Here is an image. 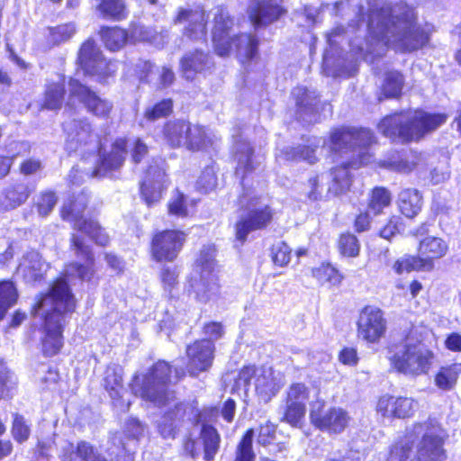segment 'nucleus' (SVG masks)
<instances>
[{"mask_svg": "<svg viewBox=\"0 0 461 461\" xmlns=\"http://www.w3.org/2000/svg\"><path fill=\"white\" fill-rule=\"evenodd\" d=\"M414 10L405 3L392 6L383 0H371L368 14V38L362 52L381 56L387 47L411 52L423 47L429 32L416 23Z\"/></svg>", "mask_w": 461, "mask_h": 461, "instance_id": "nucleus-1", "label": "nucleus"}, {"mask_svg": "<svg viewBox=\"0 0 461 461\" xmlns=\"http://www.w3.org/2000/svg\"><path fill=\"white\" fill-rule=\"evenodd\" d=\"M87 203V194L82 192L75 200L62 208V217L74 223V228L79 232L72 236V249L75 255L84 263L73 262L66 267L65 276L68 278L77 277L80 280H89L94 274L95 258L90 247L86 243L83 235L88 236L96 244L105 246L109 237L100 225L92 219L87 220L84 212Z\"/></svg>", "mask_w": 461, "mask_h": 461, "instance_id": "nucleus-2", "label": "nucleus"}, {"mask_svg": "<svg viewBox=\"0 0 461 461\" xmlns=\"http://www.w3.org/2000/svg\"><path fill=\"white\" fill-rule=\"evenodd\" d=\"M75 308V299L66 278L60 277L52 285L33 308V314L44 321L45 337L42 341L44 354L53 356L61 348L64 314Z\"/></svg>", "mask_w": 461, "mask_h": 461, "instance_id": "nucleus-3", "label": "nucleus"}, {"mask_svg": "<svg viewBox=\"0 0 461 461\" xmlns=\"http://www.w3.org/2000/svg\"><path fill=\"white\" fill-rule=\"evenodd\" d=\"M444 430L435 419L415 423L407 429L405 435L396 442L390 452L391 461H408L413 454L412 446H416L415 458L410 461H444Z\"/></svg>", "mask_w": 461, "mask_h": 461, "instance_id": "nucleus-4", "label": "nucleus"}, {"mask_svg": "<svg viewBox=\"0 0 461 461\" xmlns=\"http://www.w3.org/2000/svg\"><path fill=\"white\" fill-rule=\"evenodd\" d=\"M446 122L444 114H430L423 111H409L384 117L378 124L379 131L393 140H418Z\"/></svg>", "mask_w": 461, "mask_h": 461, "instance_id": "nucleus-5", "label": "nucleus"}, {"mask_svg": "<svg viewBox=\"0 0 461 461\" xmlns=\"http://www.w3.org/2000/svg\"><path fill=\"white\" fill-rule=\"evenodd\" d=\"M216 249L212 245L203 246L194 265L189 280V293L203 303L214 300L220 291L218 283L219 267L215 260Z\"/></svg>", "mask_w": 461, "mask_h": 461, "instance_id": "nucleus-6", "label": "nucleus"}, {"mask_svg": "<svg viewBox=\"0 0 461 461\" xmlns=\"http://www.w3.org/2000/svg\"><path fill=\"white\" fill-rule=\"evenodd\" d=\"M170 374L168 363L158 361L146 375H135L131 389L136 396L157 406L169 404L174 400V393L167 390Z\"/></svg>", "mask_w": 461, "mask_h": 461, "instance_id": "nucleus-7", "label": "nucleus"}, {"mask_svg": "<svg viewBox=\"0 0 461 461\" xmlns=\"http://www.w3.org/2000/svg\"><path fill=\"white\" fill-rule=\"evenodd\" d=\"M237 388L249 391L254 386L255 393L260 402H269L284 386L283 377L271 367L244 366L235 380Z\"/></svg>", "mask_w": 461, "mask_h": 461, "instance_id": "nucleus-8", "label": "nucleus"}, {"mask_svg": "<svg viewBox=\"0 0 461 461\" xmlns=\"http://www.w3.org/2000/svg\"><path fill=\"white\" fill-rule=\"evenodd\" d=\"M434 354L420 342L407 339L396 347L390 357L394 369L409 375H420L428 373L432 364Z\"/></svg>", "mask_w": 461, "mask_h": 461, "instance_id": "nucleus-9", "label": "nucleus"}, {"mask_svg": "<svg viewBox=\"0 0 461 461\" xmlns=\"http://www.w3.org/2000/svg\"><path fill=\"white\" fill-rule=\"evenodd\" d=\"M127 141L124 139H117L112 145L111 150L106 152L99 149V162L90 174L86 168L78 166L73 167L68 174V182L72 185H79L87 177H104L109 172L118 169L123 164L127 154Z\"/></svg>", "mask_w": 461, "mask_h": 461, "instance_id": "nucleus-10", "label": "nucleus"}, {"mask_svg": "<svg viewBox=\"0 0 461 461\" xmlns=\"http://www.w3.org/2000/svg\"><path fill=\"white\" fill-rule=\"evenodd\" d=\"M240 204L247 207L235 225L236 238L244 242L248 235L254 230L263 229L272 220V212L267 205L259 204L251 194L244 193L240 197Z\"/></svg>", "mask_w": 461, "mask_h": 461, "instance_id": "nucleus-11", "label": "nucleus"}, {"mask_svg": "<svg viewBox=\"0 0 461 461\" xmlns=\"http://www.w3.org/2000/svg\"><path fill=\"white\" fill-rule=\"evenodd\" d=\"M330 141L333 150L352 149L357 153L358 164L366 165L370 159L366 149L375 141V137L367 129H337L331 133Z\"/></svg>", "mask_w": 461, "mask_h": 461, "instance_id": "nucleus-12", "label": "nucleus"}, {"mask_svg": "<svg viewBox=\"0 0 461 461\" xmlns=\"http://www.w3.org/2000/svg\"><path fill=\"white\" fill-rule=\"evenodd\" d=\"M78 64L86 74L96 76L98 79L104 80L117 70V63L107 61L100 49L92 40L86 41L78 51Z\"/></svg>", "mask_w": 461, "mask_h": 461, "instance_id": "nucleus-13", "label": "nucleus"}, {"mask_svg": "<svg viewBox=\"0 0 461 461\" xmlns=\"http://www.w3.org/2000/svg\"><path fill=\"white\" fill-rule=\"evenodd\" d=\"M68 106L72 107L75 103L82 104L87 112L96 117L106 118L109 116L113 104L99 97L89 87L81 84L77 79L70 78L68 82Z\"/></svg>", "mask_w": 461, "mask_h": 461, "instance_id": "nucleus-14", "label": "nucleus"}, {"mask_svg": "<svg viewBox=\"0 0 461 461\" xmlns=\"http://www.w3.org/2000/svg\"><path fill=\"white\" fill-rule=\"evenodd\" d=\"M66 134V149L69 152H76L83 147L98 144V136L87 119H68L63 122Z\"/></svg>", "mask_w": 461, "mask_h": 461, "instance_id": "nucleus-15", "label": "nucleus"}, {"mask_svg": "<svg viewBox=\"0 0 461 461\" xmlns=\"http://www.w3.org/2000/svg\"><path fill=\"white\" fill-rule=\"evenodd\" d=\"M386 332L383 312L373 306L365 307L357 321V337L367 343H378Z\"/></svg>", "mask_w": 461, "mask_h": 461, "instance_id": "nucleus-16", "label": "nucleus"}, {"mask_svg": "<svg viewBox=\"0 0 461 461\" xmlns=\"http://www.w3.org/2000/svg\"><path fill=\"white\" fill-rule=\"evenodd\" d=\"M185 240V234L179 230H163L152 240L151 253L157 261H173L176 258Z\"/></svg>", "mask_w": 461, "mask_h": 461, "instance_id": "nucleus-17", "label": "nucleus"}, {"mask_svg": "<svg viewBox=\"0 0 461 461\" xmlns=\"http://www.w3.org/2000/svg\"><path fill=\"white\" fill-rule=\"evenodd\" d=\"M221 438L218 431L210 425H203L199 438L188 439L185 444V450L192 456L196 457L203 451V459L212 461L220 447Z\"/></svg>", "mask_w": 461, "mask_h": 461, "instance_id": "nucleus-18", "label": "nucleus"}, {"mask_svg": "<svg viewBox=\"0 0 461 461\" xmlns=\"http://www.w3.org/2000/svg\"><path fill=\"white\" fill-rule=\"evenodd\" d=\"M233 20L229 13L222 7H217L214 14L212 41L215 52L221 57L229 55L231 50L230 40L236 35L231 32Z\"/></svg>", "mask_w": 461, "mask_h": 461, "instance_id": "nucleus-19", "label": "nucleus"}, {"mask_svg": "<svg viewBox=\"0 0 461 461\" xmlns=\"http://www.w3.org/2000/svg\"><path fill=\"white\" fill-rule=\"evenodd\" d=\"M214 344L207 339H201L189 345L186 354L189 359L188 372L196 376L199 373L207 371L213 360Z\"/></svg>", "mask_w": 461, "mask_h": 461, "instance_id": "nucleus-20", "label": "nucleus"}, {"mask_svg": "<svg viewBox=\"0 0 461 461\" xmlns=\"http://www.w3.org/2000/svg\"><path fill=\"white\" fill-rule=\"evenodd\" d=\"M418 409V402L411 397L382 396L376 406L383 417L405 419L413 416Z\"/></svg>", "mask_w": 461, "mask_h": 461, "instance_id": "nucleus-21", "label": "nucleus"}, {"mask_svg": "<svg viewBox=\"0 0 461 461\" xmlns=\"http://www.w3.org/2000/svg\"><path fill=\"white\" fill-rule=\"evenodd\" d=\"M176 23H186L185 34L193 40H202L206 36V23L204 10L196 6L191 9H180Z\"/></svg>", "mask_w": 461, "mask_h": 461, "instance_id": "nucleus-22", "label": "nucleus"}, {"mask_svg": "<svg viewBox=\"0 0 461 461\" xmlns=\"http://www.w3.org/2000/svg\"><path fill=\"white\" fill-rule=\"evenodd\" d=\"M160 164L164 161L159 160ZM166 181L165 169L162 165L156 163V166H149L146 177L140 185L142 197L146 203L150 206L161 198L162 188Z\"/></svg>", "mask_w": 461, "mask_h": 461, "instance_id": "nucleus-23", "label": "nucleus"}, {"mask_svg": "<svg viewBox=\"0 0 461 461\" xmlns=\"http://www.w3.org/2000/svg\"><path fill=\"white\" fill-rule=\"evenodd\" d=\"M448 246L441 238L426 237L420 242L418 258L421 261L423 270H431L434 259L444 257Z\"/></svg>", "mask_w": 461, "mask_h": 461, "instance_id": "nucleus-24", "label": "nucleus"}, {"mask_svg": "<svg viewBox=\"0 0 461 461\" xmlns=\"http://www.w3.org/2000/svg\"><path fill=\"white\" fill-rule=\"evenodd\" d=\"M34 188L23 181H15L5 186L1 194L0 205L4 210H14L24 203Z\"/></svg>", "mask_w": 461, "mask_h": 461, "instance_id": "nucleus-25", "label": "nucleus"}, {"mask_svg": "<svg viewBox=\"0 0 461 461\" xmlns=\"http://www.w3.org/2000/svg\"><path fill=\"white\" fill-rule=\"evenodd\" d=\"M283 9L273 0H255L249 8V16L257 28L277 20Z\"/></svg>", "mask_w": 461, "mask_h": 461, "instance_id": "nucleus-26", "label": "nucleus"}, {"mask_svg": "<svg viewBox=\"0 0 461 461\" xmlns=\"http://www.w3.org/2000/svg\"><path fill=\"white\" fill-rule=\"evenodd\" d=\"M104 385L114 406L121 411H127L131 402L122 399L125 390L122 384V370L114 367L107 368L104 378Z\"/></svg>", "mask_w": 461, "mask_h": 461, "instance_id": "nucleus-27", "label": "nucleus"}, {"mask_svg": "<svg viewBox=\"0 0 461 461\" xmlns=\"http://www.w3.org/2000/svg\"><path fill=\"white\" fill-rule=\"evenodd\" d=\"M49 266L34 250L26 253L18 266L17 271L28 283L41 280Z\"/></svg>", "mask_w": 461, "mask_h": 461, "instance_id": "nucleus-28", "label": "nucleus"}, {"mask_svg": "<svg viewBox=\"0 0 461 461\" xmlns=\"http://www.w3.org/2000/svg\"><path fill=\"white\" fill-rule=\"evenodd\" d=\"M100 453L86 441L67 443L61 449L62 461H95Z\"/></svg>", "mask_w": 461, "mask_h": 461, "instance_id": "nucleus-29", "label": "nucleus"}, {"mask_svg": "<svg viewBox=\"0 0 461 461\" xmlns=\"http://www.w3.org/2000/svg\"><path fill=\"white\" fill-rule=\"evenodd\" d=\"M423 204L422 195L415 188L402 190L397 198L400 212L407 218H414L421 211Z\"/></svg>", "mask_w": 461, "mask_h": 461, "instance_id": "nucleus-30", "label": "nucleus"}, {"mask_svg": "<svg viewBox=\"0 0 461 461\" xmlns=\"http://www.w3.org/2000/svg\"><path fill=\"white\" fill-rule=\"evenodd\" d=\"M174 410L167 411L158 421V433L164 438H174L179 421L184 418L185 410L182 402L174 404Z\"/></svg>", "mask_w": 461, "mask_h": 461, "instance_id": "nucleus-31", "label": "nucleus"}, {"mask_svg": "<svg viewBox=\"0 0 461 461\" xmlns=\"http://www.w3.org/2000/svg\"><path fill=\"white\" fill-rule=\"evenodd\" d=\"M209 64L208 54L199 50L186 53L181 59L182 72L186 79H192L194 74L204 70Z\"/></svg>", "mask_w": 461, "mask_h": 461, "instance_id": "nucleus-32", "label": "nucleus"}, {"mask_svg": "<svg viewBox=\"0 0 461 461\" xmlns=\"http://www.w3.org/2000/svg\"><path fill=\"white\" fill-rule=\"evenodd\" d=\"M349 416L341 408H333L319 419V429H326L330 433H340L349 422Z\"/></svg>", "mask_w": 461, "mask_h": 461, "instance_id": "nucleus-33", "label": "nucleus"}, {"mask_svg": "<svg viewBox=\"0 0 461 461\" xmlns=\"http://www.w3.org/2000/svg\"><path fill=\"white\" fill-rule=\"evenodd\" d=\"M253 149L244 140L237 139L234 140V156L237 160V167H236V175H242V178L244 177V174L250 172L254 169L253 160Z\"/></svg>", "mask_w": 461, "mask_h": 461, "instance_id": "nucleus-34", "label": "nucleus"}, {"mask_svg": "<svg viewBox=\"0 0 461 461\" xmlns=\"http://www.w3.org/2000/svg\"><path fill=\"white\" fill-rule=\"evenodd\" d=\"M231 50L235 47L241 62L252 59L258 52V41L255 35L242 33L230 40Z\"/></svg>", "mask_w": 461, "mask_h": 461, "instance_id": "nucleus-35", "label": "nucleus"}, {"mask_svg": "<svg viewBox=\"0 0 461 461\" xmlns=\"http://www.w3.org/2000/svg\"><path fill=\"white\" fill-rule=\"evenodd\" d=\"M411 158H413L411 153L393 152L386 159L381 160L379 166L398 173H409L417 165V161Z\"/></svg>", "mask_w": 461, "mask_h": 461, "instance_id": "nucleus-36", "label": "nucleus"}, {"mask_svg": "<svg viewBox=\"0 0 461 461\" xmlns=\"http://www.w3.org/2000/svg\"><path fill=\"white\" fill-rule=\"evenodd\" d=\"M190 130V124L185 121L176 120L166 123L164 126V137L171 147L185 145L186 135Z\"/></svg>", "mask_w": 461, "mask_h": 461, "instance_id": "nucleus-37", "label": "nucleus"}, {"mask_svg": "<svg viewBox=\"0 0 461 461\" xmlns=\"http://www.w3.org/2000/svg\"><path fill=\"white\" fill-rule=\"evenodd\" d=\"M100 35L105 47L112 51L121 50L128 41L127 32L119 27H103Z\"/></svg>", "mask_w": 461, "mask_h": 461, "instance_id": "nucleus-38", "label": "nucleus"}, {"mask_svg": "<svg viewBox=\"0 0 461 461\" xmlns=\"http://www.w3.org/2000/svg\"><path fill=\"white\" fill-rule=\"evenodd\" d=\"M459 374L461 363L442 366L435 376V384L441 390H451L456 385Z\"/></svg>", "mask_w": 461, "mask_h": 461, "instance_id": "nucleus-39", "label": "nucleus"}, {"mask_svg": "<svg viewBox=\"0 0 461 461\" xmlns=\"http://www.w3.org/2000/svg\"><path fill=\"white\" fill-rule=\"evenodd\" d=\"M65 97V86L63 80L50 83L46 86L43 107L49 110L61 108Z\"/></svg>", "mask_w": 461, "mask_h": 461, "instance_id": "nucleus-40", "label": "nucleus"}, {"mask_svg": "<svg viewBox=\"0 0 461 461\" xmlns=\"http://www.w3.org/2000/svg\"><path fill=\"white\" fill-rule=\"evenodd\" d=\"M356 167L360 166L357 160L349 162L347 166H341L336 167L332 171L333 182L331 189L336 194H342L343 192L349 189L351 185V176L349 174L348 167Z\"/></svg>", "mask_w": 461, "mask_h": 461, "instance_id": "nucleus-41", "label": "nucleus"}, {"mask_svg": "<svg viewBox=\"0 0 461 461\" xmlns=\"http://www.w3.org/2000/svg\"><path fill=\"white\" fill-rule=\"evenodd\" d=\"M212 140L208 136L204 128L199 125H190L186 135L185 146L192 150H198L212 145Z\"/></svg>", "mask_w": 461, "mask_h": 461, "instance_id": "nucleus-42", "label": "nucleus"}, {"mask_svg": "<svg viewBox=\"0 0 461 461\" xmlns=\"http://www.w3.org/2000/svg\"><path fill=\"white\" fill-rule=\"evenodd\" d=\"M48 42L51 45H59L70 40L77 32L74 23H68L48 29Z\"/></svg>", "mask_w": 461, "mask_h": 461, "instance_id": "nucleus-43", "label": "nucleus"}, {"mask_svg": "<svg viewBox=\"0 0 461 461\" xmlns=\"http://www.w3.org/2000/svg\"><path fill=\"white\" fill-rule=\"evenodd\" d=\"M391 203V194L384 187L375 188L369 198L368 210L375 215L383 212L384 208Z\"/></svg>", "mask_w": 461, "mask_h": 461, "instance_id": "nucleus-44", "label": "nucleus"}, {"mask_svg": "<svg viewBox=\"0 0 461 461\" xmlns=\"http://www.w3.org/2000/svg\"><path fill=\"white\" fill-rule=\"evenodd\" d=\"M98 10L104 17L122 20L126 17V6L123 0H101Z\"/></svg>", "mask_w": 461, "mask_h": 461, "instance_id": "nucleus-45", "label": "nucleus"}, {"mask_svg": "<svg viewBox=\"0 0 461 461\" xmlns=\"http://www.w3.org/2000/svg\"><path fill=\"white\" fill-rule=\"evenodd\" d=\"M17 297L16 288L12 282L3 281L0 283V319L15 303Z\"/></svg>", "mask_w": 461, "mask_h": 461, "instance_id": "nucleus-46", "label": "nucleus"}, {"mask_svg": "<svg viewBox=\"0 0 461 461\" xmlns=\"http://www.w3.org/2000/svg\"><path fill=\"white\" fill-rule=\"evenodd\" d=\"M343 276L337 268L330 264L322 265L319 267V284L322 286L331 288L340 285Z\"/></svg>", "mask_w": 461, "mask_h": 461, "instance_id": "nucleus-47", "label": "nucleus"}, {"mask_svg": "<svg viewBox=\"0 0 461 461\" xmlns=\"http://www.w3.org/2000/svg\"><path fill=\"white\" fill-rule=\"evenodd\" d=\"M403 86V77L397 71L387 73L384 85V94L386 97H397L401 95Z\"/></svg>", "mask_w": 461, "mask_h": 461, "instance_id": "nucleus-48", "label": "nucleus"}, {"mask_svg": "<svg viewBox=\"0 0 461 461\" xmlns=\"http://www.w3.org/2000/svg\"><path fill=\"white\" fill-rule=\"evenodd\" d=\"M310 390L304 384L295 383L289 386L285 402L304 405L309 401Z\"/></svg>", "mask_w": 461, "mask_h": 461, "instance_id": "nucleus-49", "label": "nucleus"}, {"mask_svg": "<svg viewBox=\"0 0 461 461\" xmlns=\"http://www.w3.org/2000/svg\"><path fill=\"white\" fill-rule=\"evenodd\" d=\"M254 438V430L249 429L245 435L243 436L241 441L240 442L236 458L234 461H253L255 458V455L252 450V441Z\"/></svg>", "mask_w": 461, "mask_h": 461, "instance_id": "nucleus-50", "label": "nucleus"}, {"mask_svg": "<svg viewBox=\"0 0 461 461\" xmlns=\"http://www.w3.org/2000/svg\"><path fill=\"white\" fill-rule=\"evenodd\" d=\"M16 385L15 375L4 362H0V399L8 396Z\"/></svg>", "mask_w": 461, "mask_h": 461, "instance_id": "nucleus-51", "label": "nucleus"}, {"mask_svg": "<svg viewBox=\"0 0 461 461\" xmlns=\"http://www.w3.org/2000/svg\"><path fill=\"white\" fill-rule=\"evenodd\" d=\"M293 95L295 98V103L300 113H307L314 111V97L311 95V94L305 87L295 88L293 91Z\"/></svg>", "mask_w": 461, "mask_h": 461, "instance_id": "nucleus-52", "label": "nucleus"}, {"mask_svg": "<svg viewBox=\"0 0 461 461\" xmlns=\"http://www.w3.org/2000/svg\"><path fill=\"white\" fill-rule=\"evenodd\" d=\"M305 413L306 407L304 405L285 402V411L283 420L292 426H298L304 418Z\"/></svg>", "mask_w": 461, "mask_h": 461, "instance_id": "nucleus-53", "label": "nucleus"}, {"mask_svg": "<svg viewBox=\"0 0 461 461\" xmlns=\"http://www.w3.org/2000/svg\"><path fill=\"white\" fill-rule=\"evenodd\" d=\"M393 269L396 274L402 275L413 270H423V266L418 257L407 256L397 259L393 265Z\"/></svg>", "mask_w": 461, "mask_h": 461, "instance_id": "nucleus-54", "label": "nucleus"}, {"mask_svg": "<svg viewBox=\"0 0 461 461\" xmlns=\"http://www.w3.org/2000/svg\"><path fill=\"white\" fill-rule=\"evenodd\" d=\"M291 252L292 250L286 243L283 241L276 242L271 249L272 260L276 265L285 267L291 260Z\"/></svg>", "mask_w": 461, "mask_h": 461, "instance_id": "nucleus-55", "label": "nucleus"}, {"mask_svg": "<svg viewBox=\"0 0 461 461\" xmlns=\"http://www.w3.org/2000/svg\"><path fill=\"white\" fill-rule=\"evenodd\" d=\"M57 203V197L53 192H42L36 199L35 204L41 216H47Z\"/></svg>", "mask_w": 461, "mask_h": 461, "instance_id": "nucleus-56", "label": "nucleus"}, {"mask_svg": "<svg viewBox=\"0 0 461 461\" xmlns=\"http://www.w3.org/2000/svg\"><path fill=\"white\" fill-rule=\"evenodd\" d=\"M339 248L344 256L356 257L359 253V243L353 234H342L339 238Z\"/></svg>", "mask_w": 461, "mask_h": 461, "instance_id": "nucleus-57", "label": "nucleus"}, {"mask_svg": "<svg viewBox=\"0 0 461 461\" xmlns=\"http://www.w3.org/2000/svg\"><path fill=\"white\" fill-rule=\"evenodd\" d=\"M171 99H165L156 104L152 108L145 111V118L149 121H156L159 118L169 115L172 112Z\"/></svg>", "mask_w": 461, "mask_h": 461, "instance_id": "nucleus-58", "label": "nucleus"}, {"mask_svg": "<svg viewBox=\"0 0 461 461\" xmlns=\"http://www.w3.org/2000/svg\"><path fill=\"white\" fill-rule=\"evenodd\" d=\"M169 212L177 216H187L189 214L187 209V201L184 194L178 190L176 191L168 203Z\"/></svg>", "mask_w": 461, "mask_h": 461, "instance_id": "nucleus-59", "label": "nucleus"}, {"mask_svg": "<svg viewBox=\"0 0 461 461\" xmlns=\"http://www.w3.org/2000/svg\"><path fill=\"white\" fill-rule=\"evenodd\" d=\"M177 277L178 271L176 267H165L162 268L160 273L161 282L165 291L168 292L170 295H172L173 290L178 284Z\"/></svg>", "mask_w": 461, "mask_h": 461, "instance_id": "nucleus-60", "label": "nucleus"}, {"mask_svg": "<svg viewBox=\"0 0 461 461\" xmlns=\"http://www.w3.org/2000/svg\"><path fill=\"white\" fill-rule=\"evenodd\" d=\"M31 152V145L27 141H12L6 146L5 158L11 159V163L14 159L21 157H25Z\"/></svg>", "mask_w": 461, "mask_h": 461, "instance_id": "nucleus-61", "label": "nucleus"}, {"mask_svg": "<svg viewBox=\"0 0 461 461\" xmlns=\"http://www.w3.org/2000/svg\"><path fill=\"white\" fill-rule=\"evenodd\" d=\"M12 432L14 438L19 442H23L28 439L30 435V428L25 423L24 419L22 416H15L13 423Z\"/></svg>", "mask_w": 461, "mask_h": 461, "instance_id": "nucleus-62", "label": "nucleus"}, {"mask_svg": "<svg viewBox=\"0 0 461 461\" xmlns=\"http://www.w3.org/2000/svg\"><path fill=\"white\" fill-rule=\"evenodd\" d=\"M275 436L276 426L267 420L264 424H261L259 427L258 442L262 446H267L274 440Z\"/></svg>", "mask_w": 461, "mask_h": 461, "instance_id": "nucleus-63", "label": "nucleus"}, {"mask_svg": "<svg viewBox=\"0 0 461 461\" xmlns=\"http://www.w3.org/2000/svg\"><path fill=\"white\" fill-rule=\"evenodd\" d=\"M217 183V177L212 167L205 168L198 178L197 185L204 192L213 189Z\"/></svg>", "mask_w": 461, "mask_h": 461, "instance_id": "nucleus-64", "label": "nucleus"}]
</instances>
